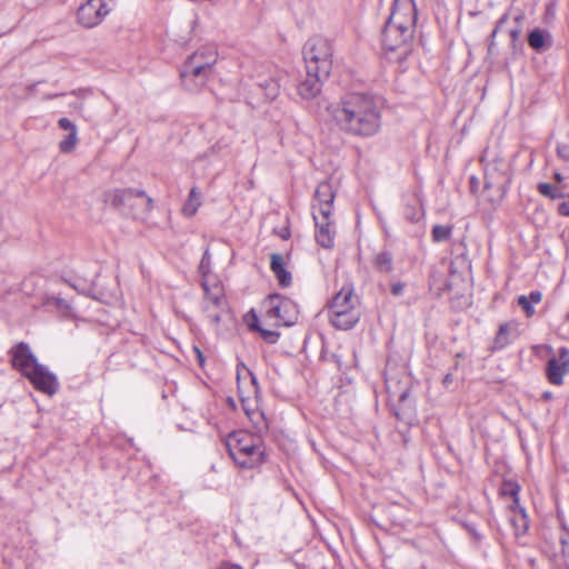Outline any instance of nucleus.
<instances>
[{"instance_id": "8", "label": "nucleus", "mask_w": 569, "mask_h": 569, "mask_svg": "<svg viewBox=\"0 0 569 569\" xmlns=\"http://www.w3.org/2000/svg\"><path fill=\"white\" fill-rule=\"evenodd\" d=\"M264 320L271 326H292L297 320V311L293 302L281 296H269L264 301Z\"/></svg>"}, {"instance_id": "44", "label": "nucleus", "mask_w": 569, "mask_h": 569, "mask_svg": "<svg viewBox=\"0 0 569 569\" xmlns=\"http://www.w3.org/2000/svg\"><path fill=\"white\" fill-rule=\"evenodd\" d=\"M193 349H194V352L197 353V358H198L200 366H202L204 362V357H203L202 352L197 347H194Z\"/></svg>"}, {"instance_id": "26", "label": "nucleus", "mask_w": 569, "mask_h": 569, "mask_svg": "<svg viewBox=\"0 0 569 569\" xmlns=\"http://www.w3.org/2000/svg\"><path fill=\"white\" fill-rule=\"evenodd\" d=\"M252 318H253V322L250 323V328L251 329H254L257 331L260 332L261 337L269 343H274L277 342L278 338H279V333L273 331V330H268V329H262L260 326H259V320H258V317L253 313L252 315Z\"/></svg>"}, {"instance_id": "45", "label": "nucleus", "mask_w": 569, "mask_h": 569, "mask_svg": "<svg viewBox=\"0 0 569 569\" xmlns=\"http://www.w3.org/2000/svg\"><path fill=\"white\" fill-rule=\"evenodd\" d=\"M493 47H495V39L490 38L489 46H488V53L489 54H492Z\"/></svg>"}, {"instance_id": "48", "label": "nucleus", "mask_w": 569, "mask_h": 569, "mask_svg": "<svg viewBox=\"0 0 569 569\" xmlns=\"http://www.w3.org/2000/svg\"><path fill=\"white\" fill-rule=\"evenodd\" d=\"M560 541H561V543H562V546H563V547H566V546H567V541L565 540V538H561V539H560ZM562 551L565 552V548H562Z\"/></svg>"}, {"instance_id": "4", "label": "nucleus", "mask_w": 569, "mask_h": 569, "mask_svg": "<svg viewBox=\"0 0 569 569\" xmlns=\"http://www.w3.org/2000/svg\"><path fill=\"white\" fill-rule=\"evenodd\" d=\"M359 299L350 286L342 287L331 299L328 318L330 323L340 330H349L360 320Z\"/></svg>"}, {"instance_id": "22", "label": "nucleus", "mask_w": 569, "mask_h": 569, "mask_svg": "<svg viewBox=\"0 0 569 569\" xmlns=\"http://www.w3.org/2000/svg\"><path fill=\"white\" fill-rule=\"evenodd\" d=\"M257 84L261 88L268 100L272 101L278 97L280 84L276 78L271 77L266 79L261 76H258Z\"/></svg>"}, {"instance_id": "28", "label": "nucleus", "mask_w": 569, "mask_h": 569, "mask_svg": "<svg viewBox=\"0 0 569 569\" xmlns=\"http://www.w3.org/2000/svg\"><path fill=\"white\" fill-rule=\"evenodd\" d=\"M452 232V227L450 226H435L432 228V239L436 242H442L450 238Z\"/></svg>"}, {"instance_id": "7", "label": "nucleus", "mask_w": 569, "mask_h": 569, "mask_svg": "<svg viewBox=\"0 0 569 569\" xmlns=\"http://www.w3.org/2000/svg\"><path fill=\"white\" fill-rule=\"evenodd\" d=\"M302 54L308 73L329 77L332 69L333 49L328 38L319 34L309 38L303 46Z\"/></svg>"}, {"instance_id": "12", "label": "nucleus", "mask_w": 569, "mask_h": 569, "mask_svg": "<svg viewBox=\"0 0 569 569\" xmlns=\"http://www.w3.org/2000/svg\"><path fill=\"white\" fill-rule=\"evenodd\" d=\"M211 74L212 71L207 70L203 66H196L189 61H184L180 72L182 84L190 91L204 87Z\"/></svg>"}, {"instance_id": "52", "label": "nucleus", "mask_w": 569, "mask_h": 569, "mask_svg": "<svg viewBox=\"0 0 569 569\" xmlns=\"http://www.w3.org/2000/svg\"><path fill=\"white\" fill-rule=\"evenodd\" d=\"M567 321L569 322V312H568V316H567Z\"/></svg>"}, {"instance_id": "20", "label": "nucleus", "mask_w": 569, "mask_h": 569, "mask_svg": "<svg viewBox=\"0 0 569 569\" xmlns=\"http://www.w3.org/2000/svg\"><path fill=\"white\" fill-rule=\"evenodd\" d=\"M509 521L513 527L515 535L521 536L526 533L529 527V521L525 509L520 506H509Z\"/></svg>"}, {"instance_id": "42", "label": "nucleus", "mask_w": 569, "mask_h": 569, "mask_svg": "<svg viewBox=\"0 0 569 569\" xmlns=\"http://www.w3.org/2000/svg\"><path fill=\"white\" fill-rule=\"evenodd\" d=\"M520 34H521V29L519 27L510 30V37H511L512 42H516L520 38Z\"/></svg>"}, {"instance_id": "32", "label": "nucleus", "mask_w": 569, "mask_h": 569, "mask_svg": "<svg viewBox=\"0 0 569 569\" xmlns=\"http://www.w3.org/2000/svg\"><path fill=\"white\" fill-rule=\"evenodd\" d=\"M518 303L523 309V311L526 312V315L528 317L533 316L535 309H533L532 303L529 301L527 296H520L518 298Z\"/></svg>"}, {"instance_id": "17", "label": "nucleus", "mask_w": 569, "mask_h": 569, "mask_svg": "<svg viewBox=\"0 0 569 569\" xmlns=\"http://www.w3.org/2000/svg\"><path fill=\"white\" fill-rule=\"evenodd\" d=\"M270 269L281 287H289L292 282L291 273L284 267V260L281 254L272 253L270 256Z\"/></svg>"}, {"instance_id": "6", "label": "nucleus", "mask_w": 569, "mask_h": 569, "mask_svg": "<svg viewBox=\"0 0 569 569\" xmlns=\"http://www.w3.org/2000/svg\"><path fill=\"white\" fill-rule=\"evenodd\" d=\"M244 377L238 369L237 383L238 395L242 409L258 431L267 429V421L259 407V387L257 378L247 368H243Z\"/></svg>"}, {"instance_id": "46", "label": "nucleus", "mask_w": 569, "mask_h": 569, "mask_svg": "<svg viewBox=\"0 0 569 569\" xmlns=\"http://www.w3.org/2000/svg\"><path fill=\"white\" fill-rule=\"evenodd\" d=\"M542 398L546 399V400H549V399L552 398V393L549 392V391H546V392H543Z\"/></svg>"}, {"instance_id": "34", "label": "nucleus", "mask_w": 569, "mask_h": 569, "mask_svg": "<svg viewBox=\"0 0 569 569\" xmlns=\"http://www.w3.org/2000/svg\"><path fill=\"white\" fill-rule=\"evenodd\" d=\"M58 126L61 129L67 130L69 132H78L77 126L72 121H70L68 118L59 119Z\"/></svg>"}, {"instance_id": "13", "label": "nucleus", "mask_w": 569, "mask_h": 569, "mask_svg": "<svg viewBox=\"0 0 569 569\" xmlns=\"http://www.w3.org/2000/svg\"><path fill=\"white\" fill-rule=\"evenodd\" d=\"M547 378L550 383L561 386L563 378L569 373V349L562 347L559 349L558 356L552 357L547 362Z\"/></svg>"}, {"instance_id": "15", "label": "nucleus", "mask_w": 569, "mask_h": 569, "mask_svg": "<svg viewBox=\"0 0 569 569\" xmlns=\"http://www.w3.org/2000/svg\"><path fill=\"white\" fill-rule=\"evenodd\" d=\"M217 60V48L213 44H204L198 48L186 61L196 66H203L207 70L212 71Z\"/></svg>"}, {"instance_id": "31", "label": "nucleus", "mask_w": 569, "mask_h": 569, "mask_svg": "<svg viewBox=\"0 0 569 569\" xmlns=\"http://www.w3.org/2000/svg\"><path fill=\"white\" fill-rule=\"evenodd\" d=\"M210 266H211V256L209 253V250H206L201 258L200 264H199V270H200L203 279H207V274L210 272Z\"/></svg>"}, {"instance_id": "10", "label": "nucleus", "mask_w": 569, "mask_h": 569, "mask_svg": "<svg viewBox=\"0 0 569 569\" xmlns=\"http://www.w3.org/2000/svg\"><path fill=\"white\" fill-rule=\"evenodd\" d=\"M111 8L104 0H88L77 12L78 22L84 28H93L102 22Z\"/></svg>"}, {"instance_id": "35", "label": "nucleus", "mask_w": 569, "mask_h": 569, "mask_svg": "<svg viewBox=\"0 0 569 569\" xmlns=\"http://www.w3.org/2000/svg\"><path fill=\"white\" fill-rule=\"evenodd\" d=\"M204 310L208 312V317L210 318V320L214 325L220 323V321H221V312H222L221 310L213 311L212 309H210V306H204Z\"/></svg>"}, {"instance_id": "30", "label": "nucleus", "mask_w": 569, "mask_h": 569, "mask_svg": "<svg viewBox=\"0 0 569 569\" xmlns=\"http://www.w3.org/2000/svg\"><path fill=\"white\" fill-rule=\"evenodd\" d=\"M538 190L542 196L548 197L550 199H557L562 196L558 188L547 182L539 183Z\"/></svg>"}, {"instance_id": "9", "label": "nucleus", "mask_w": 569, "mask_h": 569, "mask_svg": "<svg viewBox=\"0 0 569 569\" xmlns=\"http://www.w3.org/2000/svg\"><path fill=\"white\" fill-rule=\"evenodd\" d=\"M141 199V212H150L153 209V199L141 189H116L106 194V201L114 208L133 207L132 200Z\"/></svg>"}, {"instance_id": "19", "label": "nucleus", "mask_w": 569, "mask_h": 569, "mask_svg": "<svg viewBox=\"0 0 569 569\" xmlns=\"http://www.w3.org/2000/svg\"><path fill=\"white\" fill-rule=\"evenodd\" d=\"M517 332L518 323L516 321L500 325L493 341L495 349H502L507 347L511 342L512 338L517 336Z\"/></svg>"}, {"instance_id": "43", "label": "nucleus", "mask_w": 569, "mask_h": 569, "mask_svg": "<svg viewBox=\"0 0 569 569\" xmlns=\"http://www.w3.org/2000/svg\"><path fill=\"white\" fill-rule=\"evenodd\" d=\"M407 218L411 221H416L420 218V210L419 209H415L413 210V214H407Z\"/></svg>"}, {"instance_id": "21", "label": "nucleus", "mask_w": 569, "mask_h": 569, "mask_svg": "<svg viewBox=\"0 0 569 569\" xmlns=\"http://www.w3.org/2000/svg\"><path fill=\"white\" fill-rule=\"evenodd\" d=\"M508 180L505 172H497L496 166L491 164L486 170V182L487 188L502 189Z\"/></svg>"}, {"instance_id": "40", "label": "nucleus", "mask_w": 569, "mask_h": 569, "mask_svg": "<svg viewBox=\"0 0 569 569\" xmlns=\"http://www.w3.org/2000/svg\"><path fill=\"white\" fill-rule=\"evenodd\" d=\"M558 211L562 216H569V199L559 204Z\"/></svg>"}, {"instance_id": "23", "label": "nucleus", "mask_w": 569, "mask_h": 569, "mask_svg": "<svg viewBox=\"0 0 569 569\" xmlns=\"http://www.w3.org/2000/svg\"><path fill=\"white\" fill-rule=\"evenodd\" d=\"M201 206V198L197 188H192L188 196L186 203L182 207V213L186 217H192L197 213L199 207Z\"/></svg>"}, {"instance_id": "24", "label": "nucleus", "mask_w": 569, "mask_h": 569, "mask_svg": "<svg viewBox=\"0 0 569 569\" xmlns=\"http://www.w3.org/2000/svg\"><path fill=\"white\" fill-rule=\"evenodd\" d=\"M519 485L510 480L503 481L500 488V493L502 496L512 498V503L510 506H519Z\"/></svg>"}, {"instance_id": "2", "label": "nucleus", "mask_w": 569, "mask_h": 569, "mask_svg": "<svg viewBox=\"0 0 569 569\" xmlns=\"http://www.w3.org/2000/svg\"><path fill=\"white\" fill-rule=\"evenodd\" d=\"M416 21L415 1L395 0L381 37L385 54L390 61L402 62L410 54Z\"/></svg>"}, {"instance_id": "37", "label": "nucleus", "mask_w": 569, "mask_h": 569, "mask_svg": "<svg viewBox=\"0 0 569 569\" xmlns=\"http://www.w3.org/2000/svg\"><path fill=\"white\" fill-rule=\"evenodd\" d=\"M405 283L403 282H395L391 286V293L393 296H401L403 293Z\"/></svg>"}, {"instance_id": "16", "label": "nucleus", "mask_w": 569, "mask_h": 569, "mask_svg": "<svg viewBox=\"0 0 569 569\" xmlns=\"http://www.w3.org/2000/svg\"><path fill=\"white\" fill-rule=\"evenodd\" d=\"M328 77H318L307 72L306 79L298 84V93L303 99H312L321 91V84Z\"/></svg>"}, {"instance_id": "3", "label": "nucleus", "mask_w": 569, "mask_h": 569, "mask_svg": "<svg viewBox=\"0 0 569 569\" xmlns=\"http://www.w3.org/2000/svg\"><path fill=\"white\" fill-rule=\"evenodd\" d=\"M11 366L26 377L30 383L43 393L52 396L57 392L59 383L56 375L39 363L30 346L19 342L9 350Z\"/></svg>"}, {"instance_id": "18", "label": "nucleus", "mask_w": 569, "mask_h": 569, "mask_svg": "<svg viewBox=\"0 0 569 569\" xmlns=\"http://www.w3.org/2000/svg\"><path fill=\"white\" fill-rule=\"evenodd\" d=\"M202 287L206 295V306H210V309L217 308L221 311H224L226 299L221 287L216 284L212 289H210L208 287V279H202Z\"/></svg>"}, {"instance_id": "14", "label": "nucleus", "mask_w": 569, "mask_h": 569, "mask_svg": "<svg viewBox=\"0 0 569 569\" xmlns=\"http://www.w3.org/2000/svg\"><path fill=\"white\" fill-rule=\"evenodd\" d=\"M336 191L329 181H322L318 184L313 200L312 213H333V201Z\"/></svg>"}, {"instance_id": "47", "label": "nucleus", "mask_w": 569, "mask_h": 569, "mask_svg": "<svg viewBox=\"0 0 569 569\" xmlns=\"http://www.w3.org/2000/svg\"><path fill=\"white\" fill-rule=\"evenodd\" d=\"M60 96H61L60 93H52V94L46 96V99H53V98H57V97H60Z\"/></svg>"}, {"instance_id": "41", "label": "nucleus", "mask_w": 569, "mask_h": 569, "mask_svg": "<svg viewBox=\"0 0 569 569\" xmlns=\"http://www.w3.org/2000/svg\"><path fill=\"white\" fill-rule=\"evenodd\" d=\"M219 569H243L241 566L232 562H222Z\"/></svg>"}, {"instance_id": "29", "label": "nucleus", "mask_w": 569, "mask_h": 569, "mask_svg": "<svg viewBox=\"0 0 569 569\" xmlns=\"http://www.w3.org/2000/svg\"><path fill=\"white\" fill-rule=\"evenodd\" d=\"M528 43L535 50H540L545 46V34L540 29L532 30L528 36Z\"/></svg>"}, {"instance_id": "1", "label": "nucleus", "mask_w": 569, "mask_h": 569, "mask_svg": "<svg viewBox=\"0 0 569 569\" xmlns=\"http://www.w3.org/2000/svg\"><path fill=\"white\" fill-rule=\"evenodd\" d=\"M327 111L336 126L350 134L372 136L380 128V111L375 100L363 93H347Z\"/></svg>"}, {"instance_id": "49", "label": "nucleus", "mask_w": 569, "mask_h": 569, "mask_svg": "<svg viewBox=\"0 0 569 569\" xmlns=\"http://www.w3.org/2000/svg\"><path fill=\"white\" fill-rule=\"evenodd\" d=\"M555 177H556V179H557L558 181H561V180H562V177H561V174H560V173H556V174H555Z\"/></svg>"}, {"instance_id": "27", "label": "nucleus", "mask_w": 569, "mask_h": 569, "mask_svg": "<svg viewBox=\"0 0 569 569\" xmlns=\"http://www.w3.org/2000/svg\"><path fill=\"white\" fill-rule=\"evenodd\" d=\"M78 141V132H69L68 136L59 142V149L62 153H69L74 150Z\"/></svg>"}, {"instance_id": "39", "label": "nucleus", "mask_w": 569, "mask_h": 569, "mask_svg": "<svg viewBox=\"0 0 569 569\" xmlns=\"http://www.w3.org/2000/svg\"><path fill=\"white\" fill-rule=\"evenodd\" d=\"M528 299L531 303H539L542 299V293L538 290L531 291Z\"/></svg>"}, {"instance_id": "50", "label": "nucleus", "mask_w": 569, "mask_h": 569, "mask_svg": "<svg viewBox=\"0 0 569 569\" xmlns=\"http://www.w3.org/2000/svg\"><path fill=\"white\" fill-rule=\"evenodd\" d=\"M521 20H522V16H518V17H516V21H517L518 23H520V21H521Z\"/></svg>"}, {"instance_id": "5", "label": "nucleus", "mask_w": 569, "mask_h": 569, "mask_svg": "<svg viewBox=\"0 0 569 569\" xmlns=\"http://www.w3.org/2000/svg\"><path fill=\"white\" fill-rule=\"evenodd\" d=\"M233 461L242 468H253L263 461V450L258 438L246 431L230 433L226 441Z\"/></svg>"}, {"instance_id": "33", "label": "nucleus", "mask_w": 569, "mask_h": 569, "mask_svg": "<svg viewBox=\"0 0 569 569\" xmlns=\"http://www.w3.org/2000/svg\"><path fill=\"white\" fill-rule=\"evenodd\" d=\"M133 207H129L131 209L132 216L134 218H141L149 212H141V206H143V201L141 199L132 200Z\"/></svg>"}, {"instance_id": "51", "label": "nucleus", "mask_w": 569, "mask_h": 569, "mask_svg": "<svg viewBox=\"0 0 569 569\" xmlns=\"http://www.w3.org/2000/svg\"><path fill=\"white\" fill-rule=\"evenodd\" d=\"M56 301H57V305H60L62 302L61 299H56Z\"/></svg>"}, {"instance_id": "25", "label": "nucleus", "mask_w": 569, "mask_h": 569, "mask_svg": "<svg viewBox=\"0 0 569 569\" xmlns=\"http://www.w3.org/2000/svg\"><path fill=\"white\" fill-rule=\"evenodd\" d=\"M375 266L380 272L392 270V256L387 251L379 252L375 258Z\"/></svg>"}, {"instance_id": "36", "label": "nucleus", "mask_w": 569, "mask_h": 569, "mask_svg": "<svg viewBox=\"0 0 569 569\" xmlns=\"http://www.w3.org/2000/svg\"><path fill=\"white\" fill-rule=\"evenodd\" d=\"M557 152L560 158H562L566 161H569V143H559L557 147Z\"/></svg>"}, {"instance_id": "11", "label": "nucleus", "mask_w": 569, "mask_h": 569, "mask_svg": "<svg viewBox=\"0 0 569 569\" xmlns=\"http://www.w3.org/2000/svg\"><path fill=\"white\" fill-rule=\"evenodd\" d=\"M332 216L333 213H312L316 241L327 249L335 244L336 227Z\"/></svg>"}, {"instance_id": "38", "label": "nucleus", "mask_w": 569, "mask_h": 569, "mask_svg": "<svg viewBox=\"0 0 569 569\" xmlns=\"http://www.w3.org/2000/svg\"><path fill=\"white\" fill-rule=\"evenodd\" d=\"M508 19V16L507 14H503L497 22L495 29L492 30L491 34H490V38L495 39L498 31L500 30L501 26L507 21Z\"/></svg>"}]
</instances>
